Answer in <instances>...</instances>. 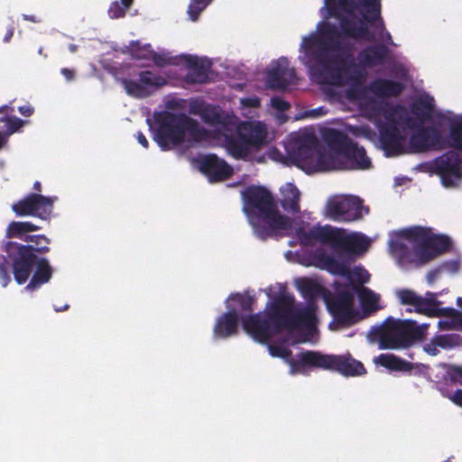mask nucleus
Returning <instances> with one entry per match:
<instances>
[{
    "instance_id": "nucleus-1",
    "label": "nucleus",
    "mask_w": 462,
    "mask_h": 462,
    "mask_svg": "<svg viewBox=\"0 0 462 462\" xmlns=\"http://www.w3.org/2000/svg\"><path fill=\"white\" fill-rule=\"evenodd\" d=\"M24 241L31 244L9 241L4 250L11 262L14 281L23 285L31 278L24 289L32 291L48 283L52 277V267L42 256L50 252L51 240L44 235H32L25 236Z\"/></svg>"
},
{
    "instance_id": "nucleus-2",
    "label": "nucleus",
    "mask_w": 462,
    "mask_h": 462,
    "mask_svg": "<svg viewBox=\"0 0 462 462\" xmlns=\"http://www.w3.org/2000/svg\"><path fill=\"white\" fill-rule=\"evenodd\" d=\"M327 11L328 17L336 18L343 32L353 40L373 42L374 36L369 24L375 22L384 30L381 0H332Z\"/></svg>"
},
{
    "instance_id": "nucleus-3",
    "label": "nucleus",
    "mask_w": 462,
    "mask_h": 462,
    "mask_svg": "<svg viewBox=\"0 0 462 462\" xmlns=\"http://www.w3.org/2000/svg\"><path fill=\"white\" fill-rule=\"evenodd\" d=\"M244 212L254 235L266 240L277 230H288L292 220L282 215L271 191L263 186H249L243 192Z\"/></svg>"
},
{
    "instance_id": "nucleus-4",
    "label": "nucleus",
    "mask_w": 462,
    "mask_h": 462,
    "mask_svg": "<svg viewBox=\"0 0 462 462\" xmlns=\"http://www.w3.org/2000/svg\"><path fill=\"white\" fill-rule=\"evenodd\" d=\"M437 120L439 126L448 128L444 145L453 150L433 160V171L440 177L444 187L454 188L462 180V115L439 113Z\"/></svg>"
},
{
    "instance_id": "nucleus-5",
    "label": "nucleus",
    "mask_w": 462,
    "mask_h": 462,
    "mask_svg": "<svg viewBox=\"0 0 462 462\" xmlns=\"http://www.w3.org/2000/svg\"><path fill=\"white\" fill-rule=\"evenodd\" d=\"M312 55L316 64L310 66V74L319 84L359 87L365 80V70L353 60L346 63L340 54H329L323 49Z\"/></svg>"
},
{
    "instance_id": "nucleus-6",
    "label": "nucleus",
    "mask_w": 462,
    "mask_h": 462,
    "mask_svg": "<svg viewBox=\"0 0 462 462\" xmlns=\"http://www.w3.org/2000/svg\"><path fill=\"white\" fill-rule=\"evenodd\" d=\"M155 141L162 151H168L187 140L199 143L210 138V132L185 113L163 112L157 118Z\"/></svg>"
},
{
    "instance_id": "nucleus-7",
    "label": "nucleus",
    "mask_w": 462,
    "mask_h": 462,
    "mask_svg": "<svg viewBox=\"0 0 462 462\" xmlns=\"http://www.w3.org/2000/svg\"><path fill=\"white\" fill-rule=\"evenodd\" d=\"M105 69L123 86L127 95L135 98H146L167 83L162 76L152 70H140L138 65L131 63L107 65Z\"/></svg>"
},
{
    "instance_id": "nucleus-8",
    "label": "nucleus",
    "mask_w": 462,
    "mask_h": 462,
    "mask_svg": "<svg viewBox=\"0 0 462 462\" xmlns=\"http://www.w3.org/2000/svg\"><path fill=\"white\" fill-rule=\"evenodd\" d=\"M287 152L294 165L309 174L342 169L337 156L322 150L314 137H303L291 143Z\"/></svg>"
},
{
    "instance_id": "nucleus-9",
    "label": "nucleus",
    "mask_w": 462,
    "mask_h": 462,
    "mask_svg": "<svg viewBox=\"0 0 462 462\" xmlns=\"http://www.w3.org/2000/svg\"><path fill=\"white\" fill-rule=\"evenodd\" d=\"M296 235L301 245H312L315 242L331 243L336 250L348 254H360L366 251L369 245L365 236L358 234L344 235L340 230L328 225L314 226L309 231L300 227L297 229Z\"/></svg>"
},
{
    "instance_id": "nucleus-10",
    "label": "nucleus",
    "mask_w": 462,
    "mask_h": 462,
    "mask_svg": "<svg viewBox=\"0 0 462 462\" xmlns=\"http://www.w3.org/2000/svg\"><path fill=\"white\" fill-rule=\"evenodd\" d=\"M282 301L276 296L264 311L242 317L244 330L261 344L269 342L273 336L283 331L281 319L282 310L280 308Z\"/></svg>"
},
{
    "instance_id": "nucleus-11",
    "label": "nucleus",
    "mask_w": 462,
    "mask_h": 462,
    "mask_svg": "<svg viewBox=\"0 0 462 462\" xmlns=\"http://www.w3.org/2000/svg\"><path fill=\"white\" fill-rule=\"evenodd\" d=\"M323 139L331 151L343 157L344 170H368L372 167V162L363 146H359L349 136L337 129H328Z\"/></svg>"
},
{
    "instance_id": "nucleus-12",
    "label": "nucleus",
    "mask_w": 462,
    "mask_h": 462,
    "mask_svg": "<svg viewBox=\"0 0 462 462\" xmlns=\"http://www.w3.org/2000/svg\"><path fill=\"white\" fill-rule=\"evenodd\" d=\"M386 327L380 337V347L382 349H397L409 347L416 341L423 340L427 324L418 326L411 319L395 320L392 318L386 319Z\"/></svg>"
},
{
    "instance_id": "nucleus-13",
    "label": "nucleus",
    "mask_w": 462,
    "mask_h": 462,
    "mask_svg": "<svg viewBox=\"0 0 462 462\" xmlns=\"http://www.w3.org/2000/svg\"><path fill=\"white\" fill-rule=\"evenodd\" d=\"M279 300H283L280 305L282 310V330H304L313 332L317 328L318 318L316 302H307L306 306L294 308L295 299L291 294L278 295Z\"/></svg>"
},
{
    "instance_id": "nucleus-14",
    "label": "nucleus",
    "mask_w": 462,
    "mask_h": 462,
    "mask_svg": "<svg viewBox=\"0 0 462 462\" xmlns=\"http://www.w3.org/2000/svg\"><path fill=\"white\" fill-rule=\"evenodd\" d=\"M302 362L310 367L337 372L346 377L362 376L367 373L363 363L354 358L350 353L327 355L310 351L303 356Z\"/></svg>"
},
{
    "instance_id": "nucleus-15",
    "label": "nucleus",
    "mask_w": 462,
    "mask_h": 462,
    "mask_svg": "<svg viewBox=\"0 0 462 462\" xmlns=\"http://www.w3.org/2000/svg\"><path fill=\"white\" fill-rule=\"evenodd\" d=\"M326 217L335 222L350 223L363 218L368 208L356 196H337L331 198L326 204Z\"/></svg>"
},
{
    "instance_id": "nucleus-16",
    "label": "nucleus",
    "mask_w": 462,
    "mask_h": 462,
    "mask_svg": "<svg viewBox=\"0 0 462 462\" xmlns=\"http://www.w3.org/2000/svg\"><path fill=\"white\" fill-rule=\"evenodd\" d=\"M328 312L335 321L351 326L357 321L358 312L354 308V293L347 288L339 290L324 298Z\"/></svg>"
},
{
    "instance_id": "nucleus-17",
    "label": "nucleus",
    "mask_w": 462,
    "mask_h": 462,
    "mask_svg": "<svg viewBox=\"0 0 462 462\" xmlns=\"http://www.w3.org/2000/svg\"><path fill=\"white\" fill-rule=\"evenodd\" d=\"M57 197H46L38 193H29L23 199L12 205V210L17 217H36L49 220L52 215Z\"/></svg>"
},
{
    "instance_id": "nucleus-18",
    "label": "nucleus",
    "mask_w": 462,
    "mask_h": 462,
    "mask_svg": "<svg viewBox=\"0 0 462 462\" xmlns=\"http://www.w3.org/2000/svg\"><path fill=\"white\" fill-rule=\"evenodd\" d=\"M411 152L421 153L429 151H442L445 149L444 138L436 126H420L409 138Z\"/></svg>"
},
{
    "instance_id": "nucleus-19",
    "label": "nucleus",
    "mask_w": 462,
    "mask_h": 462,
    "mask_svg": "<svg viewBox=\"0 0 462 462\" xmlns=\"http://www.w3.org/2000/svg\"><path fill=\"white\" fill-rule=\"evenodd\" d=\"M388 123L379 127L380 142L388 156H397L404 152L403 142L405 137L398 128L393 119L387 117Z\"/></svg>"
},
{
    "instance_id": "nucleus-20",
    "label": "nucleus",
    "mask_w": 462,
    "mask_h": 462,
    "mask_svg": "<svg viewBox=\"0 0 462 462\" xmlns=\"http://www.w3.org/2000/svg\"><path fill=\"white\" fill-rule=\"evenodd\" d=\"M199 170L210 182L228 180L233 175V168L224 159L216 154H207L199 159Z\"/></svg>"
},
{
    "instance_id": "nucleus-21",
    "label": "nucleus",
    "mask_w": 462,
    "mask_h": 462,
    "mask_svg": "<svg viewBox=\"0 0 462 462\" xmlns=\"http://www.w3.org/2000/svg\"><path fill=\"white\" fill-rule=\"evenodd\" d=\"M295 79V69L290 68L288 60L282 57L278 60L276 66L268 71L266 82L272 89H285Z\"/></svg>"
},
{
    "instance_id": "nucleus-22",
    "label": "nucleus",
    "mask_w": 462,
    "mask_h": 462,
    "mask_svg": "<svg viewBox=\"0 0 462 462\" xmlns=\"http://www.w3.org/2000/svg\"><path fill=\"white\" fill-rule=\"evenodd\" d=\"M452 241L445 235H435L431 233L426 246L422 250H416L415 254L421 263H427L442 254L448 252Z\"/></svg>"
},
{
    "instance_id": "nucleus-23",
    "label": "nucleus",
    "mask_w": 462,
    "mask_h": 462,
    "mask_svg": "<svg viewBox=\"0 0 462 462\" xmlns=\"http://www.w3.org/2000/svg\"><path fill=\"white\" fill-rule=\"evenodd\" d=\"M228 311L221 315L214 326V335L216 337L227 338L238 333V325L243 315L231 305H227Z\"/></svg>"
},
{
    "instance_id": "nucleus-24",
    "label": "nucleus",
    "mask_w": 462,
    "mask_h": 462,
    "mask_svg": "<svg viewBox=\"0 0 462 462\" xmlns=\"http://www.w3.org/2000/svg\"><path fill=\"white\" fill-rule=\"evenodd\" d=\"M268 349L272 356L282 358L289 364L291 374H304L305 368L310 367L309 365L302 362V359L310 350L302 351L296 356V358H293L291 351L284 346L270 345Z\"/></svg>"
},
{
    "instance_id": "nucleus-25",
    "label": "nucleus",
    "mask_w": 462,
    "mask_h": 462,
    "mask_svg": "<svg viewBox=\"0 0 462 462\" xmlns=\"http://www.w3.org/2000/svg\"><path fill=\"white\" fill-rule=\"evenodd\" d=\"M389 54V49L383 44H372L358 52L357 58L361 65L374 68L383 64Z\"/></svg>"
},
{
    "instance_id": "nucleus-26",
    "label": "nucleus",
    "mask_w": 462,
    "mask_h": 462,
    "mask_svg": "<svg viewBox=\"0 0 462 462\" xmlns=\"http://www.w3.org/2000/svg\"><path fill=\"white\" fill-rule=\"evenodd\" d=\"M224 145L228 154L236 160L245 159L251 152L246 134L241 132L236 134H226Z\"/></svg>"
},
{
    "instance_id": "nucleus-27",
    "label": "nucleus",
    "mask_w": 462,
    "mask_h": 462,
    "mask_svg": "<svg viewBox=\"0 0 462 462\" xmlns=\"http://www.w3.org/2000/svg\"><path fill=\"white\" fill-rule=\"evenodd\" d=\"M317 265L335 275L349 276V266L346 263L336 259L325 251H317L314 254Z\"/></svg>"
},
{
    "instance_id": "nucleus-28",
    "label": "nucleus",
    "mask_w": 462,
    "mask_h": 462,
    "mask_svg": "<svg viewBox=\"0 0 462 462\" xmlns=\"http://www.w3.org/2000/svg\"><path fill=\"white\" fill-rule=\"evenodd\" d=\"M182 61H185L189 68L185 80L191 84H203L208 81V66L191 55H181Z\"/></svg>"
},
{
    "instance_id": "nucleus-29",
    "label": "nucleus",
    "mask_w": 462,
    "mask_h": 462,
    "mask_svg": "<svg viewBox=\"0 0 462 462\" xmlns=\"http://www.w3.org/2000/svg\"><path fill=\"white\" fill-rule=\"evenodd\" d=\"M462 345V337L458 334H440L434 336L431 340L423 346L424 351L430 356L439 354V347L450 349Z\"/></svg>"
},
{
    "instance_id": "nucleus-30",
    "label": "nucleus",
    "mask_w": 462,
    "mask_h": 462,
    "mask_svg": "<svg viewBox=\"0 0 462 462\" xmlns=\"http://www.w3.org/2000/svg\"><path fill=\"white\" fill-rule=\"evenodd\" d=\"M404 89L402 83L387 79H377L371 82L369 90L379 97H395Z\"/></svg>"
},
{
    "instance_id": "nucleus-31",
    "label": "nucleus",
    "mask_w": 462,
    "mask_h": 462,
    "mask_svg": "<svg viewBox=\"0 0 462 462\" xmlns=\"http://www.w3.org/2000/svg\"><path fill=\"white\" fill-rule=\"evenodd\" d=\"M281 206L285 211L292 214H298L300 211V192L294 184L287 183L281 189Z\"/></svg>"
},
{
    "instance_id": "nucleus-32",
    "label": "nucleus",
    "mask_w": 462,
    "mask_h": 462,
    "mask_svg": "<svg viewBox=\"0 0 462 462\" xmlns=\"http://www.w3.org/2000/svg\"><path fill=\"white\" fill-rule=\"evenodd\" d=\"M14 112L15 109L13 106V102L0 106V123L5 125V130L3 132L6 134L7 136L19 131L25 124V121L14 116Z\"/></svg>"
},
{
    "instance_id": "nucleus-33",
    "label": "nucleus",
    "mask_w": 462,
    "mask_h": 462,
    "mask_svg": "<svg viewBox=\"0 0 462 462\" xmlns=\"http://www.w3.org/2000/svg\"><path fill=\"white\" fill-rule=\"evenodd\" d=\"M322 34L326 37L327 43L330 50L335 51H341V52H345V51L346 50L347 51L346 56L347 57L351 56L350 52L352 51V47L348 44H343L339 41V38H341V37L350 39L348 36H346L343 32L340 26L338 28H337L335 25L328 23L325 26V29H324Z\"/></svg>"
},
{
    "instance_id": "nucleus-34",
    "label": "nucleus",
    "mask_w": 462,
    "mask_h": 462,
    "mask_svg": "<svg viewBox=\"0 0 462 462\" xmlns=\"http://www.w3.org/2000/svg\"><path fill=\"white\" fill-rule=\"evenodd\" d=\"M432 233L431 228L422 226H412L400 232L401 237L414 244L416 250H422Z\"/></svg>"
},
{
    "instance_id": "nucleus-35",
    "label": "nucleus",
    "mask_w": 462,
    "mask_h": 462,
    "mask_svg": "<svg viewBox=\"0 0 462 462\" xmlns=\"http://www.w3.org/2000/svg\"><path fill=\"white\" fill-rule=\"evenodd\" d=\"M434 107L435 104L433 97H420L411 105V112L415 117H417L420 124H423L431 119Z\"/></svg>"
},
{
    "instance_id": "nucleus-36",
    "label": "nucleus",
    "mask_w": 462,
    "mask_h": 462,
    "mask_svg": "<svg viewBox=\"0 0 462 462\" xmlns=\"http://www.w3.org/2000/svg\"><path fill=\"white\" fill-rule=\"evenodd\" d=\"M375 362L380 365L393 371L410 372L413 369L414 365L393 354H381Z\"/></svg>"
},
{
    "instance_id": "nucleus-37",
    "label": "nucleus",
    "mask_w": 462,
    "mask_h": 462,
    "mask_svg": "<svg viewBox=\"0 0 462 462\" xmlns=\"http://www.w3.org/2000/svg\"><path fill=\"white\" fill-rule=\"evenodd\" d=\"M200 117L204 123L214 126L221 125L226 127L230 124L229 116L223 113L218 106L209 104L203 109Z\"/></svg>"
},
{
    "instance_id": "nucleus-38",
    "label": "nucleus",
    "mask_w": 462,
    "mask_h": 462,
    "mask_svg": "<svg viewBox=\"0 0 462 462\" xmlns=\"http://www.w3.org/2000/svg\"><path fill=\"white\" fill-rule=\"evenodd\" d=\"M41 226L30 221H12L6 228V237L20 238L24 241L25 236L33 231H38Z\"/></svg>"
},
{
    "instance_id": "nucleus-39",
    "label": "nucleus",
    "mask_w": 462,
    "mask_h": 462,
    "mask_svg": "<svg viewBox=\"0 0 462 462\" xmlns=\"http://www.w3.org/2000/svg\"><path fill=\"white\" fill-rule=\"evenodd\" d=\"M356 291L365 312H374L379 309V296L372 290L365 286H359Z\"/></svg>"
},
{
    "instance_id": "nucleus-40",
    "label": "nucleus",
    "mask_w": 462,
    "mask_h": 462,
    "mask_svg": "<svg viewBox=\"0 0 462 462\" xmlns=\"http://www.w3.org/2000/svg\"><path fill=\"white\" fill-rule=\"evenodd\" d=\"M298 288L307 302H316V299L323 292V287L317 282L310 279L300 281Z\"/></svg>"
},
{
    "instance_id": "nucleus-41",
    "label": "nucleus",
    "mask_w": 462,
    "mask_h": 462,
    "mask_svg": "<svg viewBox=\"0 0 462 462\" xmlns=\"http://www.w3.org/2000/svg\"><path fill=\"white\" fill-rule=\"evenodd\" d=\"M229 301H235L238 305V311L241 312H249L251 313L253 311V305L255 301V299L254 296L249 295L247 291H245L244 293H231L226 303V306L229 305Z\"/></svg>"
},
{
    "instance_id": "nucleus-42",
    "label": "nucleus",
    "mask_w": 462,
    "mask_h": 462,
    "mask_svg": "<svg viewBox=\"0 0 462 462\" xmlns=\"http://www.w3.org/2000/svg\"><path fill=\"white\" fill-rule=\"evenodd\" d=\"M150 60L159 68H164L167 66H178L182 62L181 55L171 56L169 52H156L153 50H150Z\"/></svg>"
},
{
    "instance_id": "nucleus-43",
    "label": "nucleus",
    "mask_w": 462,
    "mask_h": 462,
    "mask_svg": "<svg viewBox=\"0 0 462 462\" xmlns=\"http://www.w3.org/2000/svg\"><path fill=\"white\" fill-rule=\"evenodd\" d=\"M150 50H152L150 44L142 46L139 42L132 41L127 49L123 51V53L130 55L135 60H149Z\"/></svg>"
},
{
    "instance_id": "nucleus-44",
    "label": "nucleus",
    "mask_w": 462,
    "mask_h": 462,
    "mask_svg": "<svg viewBox=\"0 0 462 462\" xmlns=\"http://www.w3.org/2000/svg\"><path fill=\"white\" fill-rule=\"evenodd\" d=\"M427 296H432V299H424L423 297H420L416 301L415 311L420 314H424L428 317H432L434 309L436 306H439V301L436 299V294L430 291L426 293Z\"/></svg>"
},
{
    "instance_id": "nucleus-45",
    "label": "nucleus",
    "mask_w": 462,
    "mask_h": 462,
    "mask_svg": "<svg viewBox=\"0 0 462 462\" xmlns=\"http://www.w3.org/2000/svg\"><path fill=\"white\" fill-rule=\"evenodd\" d=\"M267 132L265 128L260 125L250 127V133L246 135V141L248 142L251 149L253 147H260L263 144L266 138Z\"/></svg>"
},
{
    "instance_id": "nucleus-46",
    "label": "nucleus",
    "mask_w": 462,
    "mask_h": 462,
    "mask_svg": "<svg viewBox=\"0 0 462 462\" xmlns=\"http://www.w3.org/2000/svg\"><path fill=\"white\" fill-rule=\"evenodd\" d=\"M134 0L114 1L108 8V15L111 19L122 18L125 15L126 11L133 5Z\"/></svg>"
},
{
    "instance_id": "nucleus-47",
    "label": "nucleus",
    "mask_w": 462,
    "mask_h": 462,
    "mask_svg": "<svg viewBox=\"0 0 462 462\" xmlns=\"http://www.w3.org/2000/svg\"><path fill=\"white\" fill-rule=\"evenodd\" d=\"M432 317H448L453 322L462 325V313L454 308H439L435 307Z\"/></svg>"
},
{
    "instance_id": "nucleus-48",
    "label": "nucleus",
    "mask_w": 462,
    "mask_h": 462,
    "mask_svg": "<svg viewBox=\"0 0 462 462\" xmlns=\"http://www.w3.org/2000/svg\"><path fill=\"white\" fill-rule=\"evenodd\" d=\"M213 0H190L189 5L188 13L192 21L198 20L201 12L212 2Z\"/></svg>"
},
{
    "instance_id": "nucleus-49",
    "label": "nucleus",
    "mask_w": 462,
    "mask_h": 462,
    "mask_svg": "<svg viewBox=\"0 0 462 462\" xmlns=\"http://www.w3.org/2000/svg\"><path fill=\"white\" fill-rule=\"evenodd\" d=\"M398 297L402 305L414 306L420 296L411 290L403 289L398 291Z\"/></svg>"
},
{
    "instance_id": "nucleus-50",
    "label": "nucleus",
    "mask_w": 462,
    "mask_h": 462,
    "mask_svg": "<svg viewBox=\"0 0 462 462\" xmlns=\"http://www.w3.org/2000/svg\"><path fill=\"white\" fill-rule=\"evenodd\" d=\"M0 282L3 287H6L11 282L8 273V261L3 254H0Z\"/></svg>"
},
{
    "instance_id": "nucleus-51",
    "label": "nucleus",
    "mask_w": 462,
    "mask_h": 462,
    "mask_svg": "<svg viewBox=\"0 0 462 462\" xmlns=\"http://www.w3.org/2000/svg\"><path fill=\"white\" fill-rule=\"evenodd\" d=\"M399 119L402 123H403L407 128L411 130H417L422 124H420V121L417 117L409 116L406 113L400 115Z\"/></svg>"
},
{
    "instance_id": "nucleus-52",
    "label": "nucleus",
    "mask_w": 462,
    "mask_h": 462,
    "mask_svg": "<svg viewBox=\"0 0 462 462\" xmlns=\"http://www.w3.org/2000/svg\"><path fill=\"white\" fill-rule=\"evenodd\" d=\"M439 267L441 269L442 273L447 272L455 274L458 272L460 264L457 260H448L443 262Z\"/></svg>"
},
{
    "instance_id": "nucleus-53",
    "label": "nucleus",
    "mask_w": 462,
    "mask_h": 462,
    "mask_svg": "<svg viewBox=\"0 0 462 462\" xmlns=\"http://www.w3.org/2000/svg\"><path fill=\"white\" fill-rule=\"evenodd\" d=\"M448 374L452 383L462 385V366L451 365Z\"/></svg>"
},
{
    "instance_id": "nucleus-54",
    "label": "nucleus",
    "mask_w": 462,
    "mask_h": 462,
    "mask_svg": "<svg viewBox=\"0 0 462 462\" xmlns=\"http://www.w3.org/2000/svg\"><path fill=\"white\" fill-rule=\"evenodd\" d=\"M271 105L278 111L285 112L291 107V104L280 97H273L271 98Z\"/></svg>"
},
{
    "instance_id": "nucleus-55",
    "label": "nucleus",
    "mask_w": 462,
    "mask_h": 462,
    "mask_svg": "<svg viewBox=\"0 0 462 462\" xmlns=\"http://www.w3.org/2000/svg\"><path fill=\"white\" fill-rule=\"evenodd\" d=\"M208 104L204 103L203 101L199 100H194L191 101L189 104V113L192 115H197L201 116L203 113V109L206 108Z\"/></svg>"
},
{
    "instance_id": "nucleus-56",
    "label": "nucleus",
    "mask_w": 462,
    "mask_h": 462,
    "mask_svg": "<svg viewBox=\"0 0 462 462\" xmlns=\"http://www.w3.org/2000/svg\"><path fill=\"white\" fill-rule=\"evenodd\" d=\"M456 405L462 407V389L456 390L453 393L445 394Z\"/></svg>"
},
{
    "instance_id": "nucleus-57",
    "label": "nucleus",
    "mask_w": 462,
    "mask_h": 462,
    "mask_svg": "<svg viewBox=\"0 0 462 462\" xmlns=\"http://www.w3.org/2000/svg\"><path fill=\"white\" fill-rule=\"evenodd\" d=\"M442 273L441 272V269L438 266L432 270H430L428 273H427V282L430 283V284H432L437 279L438 277Z\"/></svg>"
},
{
    "instance_id": "nucleus-58",
    "label": "nucleus",
    "mask_w": 462,
    "mask_h": 462,
    "mask_svg": "<svg viewBox=\"0 0 462 462\" xmlns=\"http://www.w3.org/2000/svg\"><path fill=\"white\" fill-rule=\"evenodd\" d=\"M20 114L25 117H29L33 115L34 108L32 105L26 104L18 107Z\"/></svg>"
},
{
    "instance_id": "nucleus-59",
    "label": "nucleus",
    "mask_w": 462,
    "mask_h": 462,
    "mask_svg": "<svg viewBox=\"0 0 462 462\" xmlns=\"http://www.w3.org/2000/svg\"><path fill=\"white\" fill-rule=\"evenodd\" d=\"M242 103L249 107H258L260 106V100L257 97H247L242 99Z\"/></svg>"
},
{
    "instance_id": "nucleus-60",
    "label": "nucleus",
    "mask_w": 462,
    "mask_h": 462,
    "mask_svg": "<svg viewBox=\"0 0 462 462\" xmlns=\"http://www.w3.org/2000/svg\"><path fill=\"white\" fill-rule=\"evenodd\" d=\"M60 72L65 77V79L69 81L72 80L75 77L74 70L68 69V68L61 69Z\"/></svg>"
},
{
    "instance_id": "nucleus-61",
    "label": "nucleus",
    "mask_w": 462,
    "mask_h": 462,
    "mask_svg": "<svg viewBox=\"0 0 462 462\" xmlns=\"http://www.w3.org/2000/svg\"><path fill=\"white\" fill-rule=\"evenodd\" d=\"M315 42L316 40L314 38H304L302 47L308 51L312 49Z\"/></svg>"
},
{
    "instance_id": "nucleus-62",
    "label": "nucleus",
    "mask_w": 462,
    "mask_h": 462,
    "mask_svg": "<svg viewBox=\"0 0 462 462\" xmlns=\"http://www.w3.org/2000/svg\"><path fill=\"white\" fill-rule=\"evenodd\" d=\"M136 139L138 143L144 148H148L149 142L146 139L145 135L142 132H138L136 134Z\"/></svg>"
},
{
    "instance_id": "nucleus-63",
    "label": "nucleus",
    "mask_w": 462,
    "mask_h": 462,
    "mask_svg": "<svg viewBox=\"0 0 462 462\" xmlns=\"http://www.w3.org/2000/svg\"><path fill=\"white\" fill-rule=\"evenodd\" d=\"M14 27L13 25H11L7 28V31L4 37V42H9L11 41L12 37L14 36Z\"/></svg>"
},
{
    "instance_id": "nucleus-64",
    "label": "nucleus",
    "mask_w": 462,
    "mask_h": 462,
    "mask_svg": "<svg viewBox=\"0 0 462 462\" xmlns=\"http://www.w3.org/2000/svg\"><path fill=\"white\" fill-rule=\"evenodd\" d=\"M8 136L3 131L0 130V150H2L7 143Z\"/></svg>"
}]
</instances>
